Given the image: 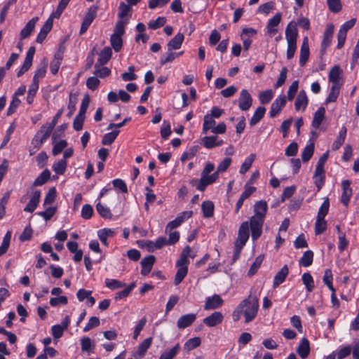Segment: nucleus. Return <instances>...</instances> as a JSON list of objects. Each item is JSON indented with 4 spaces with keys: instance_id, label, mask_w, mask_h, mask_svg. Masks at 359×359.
I'll use <instances>...</instances> for the list:
<instances>
[{
    "instance_id": "36",
    "label": "nucleus",
    "mask_w": 359,
    "mask_h": 359,
    "mask_svg": "<svg viewBox=\"0 0 359 359\" xmlns=\"http://www.w3.org/2000/svg\"><path fill=\"white\" fill-rule=\"evenodd\" d=\"M214 204L210 201H206L202 203L201 209L205 217H211L214 214Z\"/></svg>"
},
{
    "instance_id": "42",
    "label": "nucleus",
    "mask_w": 359,
    "mask_h": 359,
    "mask_svg": "<svg viewBox=\"0 0 359 359\" xmlns=\"http://www.w3.org/2000/svg\"><path fill=\"white\" fill-rule=\"evenodd\" d=\"M302 280L307 292H312L315 287L312 276L309 273H304L302 276Z\"/></svg>"
},
{
    "instance_id": "6",
    "label": "nucleus",
    "mask_w": 359,
    "mask_h": 359,
    "mask_svg": "<svg viewBox=\"0 0 359 359\" xmlns=\"http://www.w3.org/2000/svg\"><path fill=\"white\" fill-rule=\"evenodd\" d=\"M97 10L98 7L95 5H93L88 8L81 24L80 29L81 34H84L87 31L93 20L95 18Z\"/></svg>"
},
{
    "instance_id": "41",
    "label": "nucleus",
    "mask_w": 359,
    "mask_h": 359,
    "mask_svg": "<svg viewBox=\"0 0 359 359\" xmlns=\"http://www.w3.org/2000/svg\"><path fill=\"white\" fill-rule=\"evenodd\" d=\"M67 162L65 159H61L53 164L52 168L57 175H63L67 169Z\"/></svg>"
},
{
    "instance_id": "57",
    "label": "nucleus",
    "mask_w": 359,
    "mask_h": 359,
    "mask_svg": "<svg viewBox=\"0 0 359 359\" xmlns=\"http://www.w3.org/2000/svg\"><path fill=\"white\" fill-rule=\"evenodd\" d=\"M135 67L134 66H130L128 68V72H124L121 74V78L125 81H134L137 79V76L135 74Z\"/></svg>"
},
{
    "instance_id": "1",
    "label": "nucleus",
    "mask_w": 359,
    "mask_h": 359,
    "mask_svg": "<svg viewBox=\"0 0 359 359\" xmlns=\"http://www.w3.org/2000/svg\"><path fill=\"white\" fill-rule=\"evenodd\" d=\"M231 162L232 160L229 157L224 158L217 165V170L212 174L210 173L215 170V165L211 162L207 163L201 172L200 180H192L190 184L193 187H196V189L200 191H205L208 185L215 183L217 180L220 172L226 171Z\"/></svg>"
},
{
    "instance_id": "35",
    "label": "nucleus",
    "mask_w": 359,
    "mask_h": 359,
    "mask_svg": "<svg viewBox=\"0 0 359 359\" xmlns=\"http://www.w3.org/2000/svg\"><path fill=\"white\" fill-rule=\"evenodd\" d=\"M50 177V172L49 170H44L34 181L33 186L39 187L47 182Z\"/></svg>"
},
{
    "instance_id": "24",
    "label": "nucleus",
    "mask_w": 359,
    "mask_h": 359,
    "mask_svg": "<svg viewBox=\"0 0 359 359\" xmlns=\"http://www.w3.org/2000/svg\"><path fill=\"white\" fill-rule=\"evenodd\" d=\"M38 20V17H34L28 21V22L25 25L24 28L20 32L21 39H26L30 36L31 33L35 27V25Z\"/></svg>"
},
{
    "instance_id": "23",
    "label": "nucleus",
    "mask_w": 359,
    "mask_h": 359,
    "mask_svg": "<svg viewBox=\"0 0 359 359\" xmlns=\"http://www.w3.org/2000/svg\"><path fill=\"white\" fill-rule=\"evenodd\" d=\"M184 36L182 33H177L167 44L169 50H178L181 48Z\"/></svg>"
},
{
    "instance_id": "26",
    "label": "nucleus",
    "mask_w": 359,
    "mask_h": 359,
    "mask_svg": "<svg viewBox=\"0 0 359 359\" xmlns=\"http://www.w3.org/2000/svg\"><path fill=\"white\" fill-rule=\"evenodd\" d=\"M191 248L187 245L182 250L180 259L176 262V266L188 267L189 264V255H190Z\"/></svg>"
},
{
    "instance_id": "20",
    "label": "nucleus",
    "mask_w": 359,
    "mask_h": 359,
    "mask_svg": "<svg viewBox=\"0 0 359 359\" xmlns=\"http://www.w3.org/2000/svg\"><path fill=\"white\" fill-rule=\"evenodd\" d=\"M152 343V338L149 337L145 339L137 347V351L133 353V356L138 359L142 358L147 350L149 348Z\"/></svg>"
},
{
    "instance_id": "15",
    "label": "nucleus",
    "mask_w": 359,
    "mask_h": 359,
    "mask_svg": "<svg viewBox=\"0 0 359 359\" xmlns=\"http://www.w3.org/2000/svg\"><path fill=\"white\" fill-rule=\"evenodd\" d=\"M341 187H342V194H341V203L347 206L351 197L352 196V189L351 188V182L349 180H344L341 182Z\"/></svg>"
},
{
    "instance_id": "5",
    "label": "nucleus",
    "mask_w": 359,
    "mask_h": 359,
    "mask_svg": "<svg viewBox=\"0 0 359 359\" xmlns=\"http://www.w3.org/2000/svg\"><path fill=\"white\" fill-rule=\"evenodd\" d=\"M128 24V20H118L114 27V33L110 37V43L116 52L121 50L123 46L122 36L125 33V27Z\"/></svg>"
},
{
    "instance_id": "61",
    "label": "nucleus",
    "mask_w": 359,
    "mask_h": 359,
    "mask_svg": "<svg viewBox=\"0 0 359 359\" xmlns=\"http://www.w3.org/2000/svg\"><path fill=\"white\" fill-rule=\"evenodd\" d=\"M201 342V340L199 337H194L191 339H189L185 344H184V348L187 351L193 350L198 346H200Z\"/></svg>"
},
{
    "instance_id": "4",
    "label": "nucleus",
    "mask_w": 359,
    "mask_h": 359,
    "mask_svg": "<svg viewBox=\"0 0 359 359\" xmlns=\"http://www.w3.org/2000/svg\"><path fill=\"white\" fill-rule=\"evenodd\" d=\"M298 37V30L294 22H290L285 29V39L287 41V59H292L297 50V41Z\"/></svg>"
},
{
    "instance_id": "27",
    "label": "nucleus",
    "mask_w": 359,
    "mask_h": 359,
    "mask_svg": "<svg viewBox=\"0 0 359 359\" xmlns=\"http://www.w3.org/2000/svg\"><path fill=\"white\" fill-rule=\"evenodd\" d=\"M325 109L324 107H321L318 109V110L315 112L313 121L311 123V126L313 128L318 129L323 120L325 119Z\"/></svg>"
},
{
    "instance_id": "49",
    "label": "nucleus",
    "mask_w": 359,
    "mask_h": 359,
    "mask_svg": "<svg viewBox=\"0 0 359 359\" xmlns=\"http://www.w3.org/2000/svg\"><path fill=\"white\" fill-rule=\"evenodd\" d=\"M104 283L106 287L112 290L123 287L126 285L124 283L118 280L111 278H106Z\"/></svg>"
},
{
    "instance_id": "29",
    "label": "nucleus",
    "mask_w": 359,
    "mask_h": 359,
    "mask_svg": "<svg viewBox=\"0 0 359 359\" xmlns=\"http://www.w3.org/2000/svg\"><path fill=\"white\" fill-rule=\"evenodd\" d=\"M62 58L63 56L61 53L57 52L55 54L54 57L50 65V70L53 74H56L57 73L61 65Z\"/></svg>"
},
{
    "instance_id": "59",
    "label": "nucleus",
    "mask_w": 359,
    "mask_h": 359,
    "mask_svg": "<svg viewBox=\"0 0 359 359\" xmlns=\"http://www.w3.org/2000/svg\"><path fill=\"white\" fill-rule=\"evenodd\" d=\"M166 22L165 17H158L155 20H151L148 23V27L151 29H156L163 27Z\"/></svg>"
},
{
    "instance_id": "62",
    "label": "nucleus",
    "mask_w": 359,
    "mask_h": 359,
    "mask_svg": "<svg viewBox=\"0 0 359 359\" xmlns=\"http://www.w3.org/2000/svg\"><path fill=\"white\" fill-rule=\"evenodd\" d=\"M327 4L330 11L339 13L341 10V0H327Z\"/></svg>"
},
{
    "instance_id": "18",
    "label": "nucleus",
    "mask_w": 359,
    "mask_h": 359,
    "mask_svg": "<svg viewBox=\"0 0 359 359\" xmlns=\"http://www.w3.org/2000/svg\"><path fill=\"white\" fill-rule=\"evenodd\" d=\"M41 198V192L39 190L34 191L31 199L24 208V211L27 212H33L37 208Z\"/></svg>"
},
{
    "instance_id": "10",
    "label": "nucleus",
    "mask_w": 359,
    "mask_h": 359,
    "mask_svg": "<svg viewBox=\"0 0 359 359\" xmlns=\"http://www.w3.org/2000/svg\"><path fill=\"white\" fill-rule=\"evenodd\" d=\"M286 104V97L284 95H280L276 97L271 106L269 114L271 117L276 116Z\"/></svg>"
},
{
    "instance_id": "60",
    "label": "nucleus",
    "mask_w": 359,
    "mask_h": 359,
    "mask_svg": "<svg viewBox=\"0 0 359 359\" xmlns=\"http://www.w3.org/2000/svg\"><path fill=\"white\" fill-rule=\"evenodd\" d=\"M329 208V199L326 198L318 210L317 217L325 219V216L328 213Z\"/></svg>"
},
{
    "instance_id": "31",
    "label": "nucleus",
    "mask_w": 359,
    "mask_h": 359,
    "mask_svg": "<svg viewBox=\"0 0 359 359\" xmlns=\"http://www.w3.org/2000/svg\"><path fill=\"white\" fill-rule=\"evenodd\" d=\"M346 128L345 126H342L340 129L338 137L332 144V148L333 150H338L342 146L346 139Z\"/></svg>"
},
{
    "instance_id": "55",
    "label": "nucleus",
    "mask_w": 359,
    "mask_h": 359,
    "mask_svg": "<svg viewBox=\"0 0 359 359\" xmlns=\"http://www.w3.org/2000/svg\"><path fill=\"white\" fill-rule=\"evenodd\" d=\"M273 97V93L271 90L262 91L259 95V100L263 104H266L271 102Z\"/></svg>"
},
{
    "instance_id": "30",
    "label": "nucleus",
    "mask_w": 359,
    "mask_h": 359,
    "mask_svg": "<svg viewBox=\"0 0 359 359\" xmlns=\"http://www.w3.org/2000/svg\"><path fill=\"white\" fill-rule=\"evenodd\" d=\"M81 346L83 352H86L90 355L93 353L95 345L89 337H84L81 339Z\"/></svg>"
},
{
    "instance_id": "32",
    "label": "nucleus",
    "mask_w": 359,
    "mask_h": 359,
    "mask_svg": "<svg viewBox=\"0 0 359 359\" xmlns=\"http://www.w3.org/2000/svg\"><path fill=\"white\" fill-rule=\"evenodd\" d=\"M114 233L115 232L113 229L107 228L100 229L97 231V236L100 241L106 246L108 245V238L114 236Z\"/></svg>"
},
{
    "instance_id": "8",
    "label": "nucleus",
    "mask_w": 359,
    "mask_h": 359,
    "mask_svg": "<svg viewBox=\"0 0 359 359\" xmlns=\"http://www.w3.org/2000/svg\"><path fill=\"white\" fill-rule=\"evenodd\" d=\"M334 32V26L330 23L327 25L323 33V38L321 42V53L324 54L327 48L331 45Z\"/></svg>"
},
{
    "instance_id": "43",
    "label": "nucleus",
    "mask_w": 359,
    "mask_h": 359,
    "mask_svg": "<svg viewBox=\"0 0 359 359\" xmlns=\"http://www.w3.org/2000/svg\"><path fill=\"white\" fill-rule=\"evenodd\" d=\"M39 85L38 83L32 82L31 85L29 87L27 95V102L29 104H31L33 103L34 100V97L36 96V94L39 90Z\"/></svg>"
},
{
    "instance_id": "21",
    "label": "nucleus",
    "mask_w": 359,
    "mask_h": 359,
    "mask_svg": "<svg viewBox=\"0 0 359 359\" xmlns=\"http://www.w3.org/2000/svg\"><path fill=\"white\" fill-rule=\"evenodd\" d=\"M155 262V257L154 255H149L141 261L142 270L141 273L143 276H147L152 269Z\"/></svg>"
},
{
    "instance_id": "22",
    "label": "nucleus",
    "mask_w": 359,
    "mask_h": 359,
    "mask_svg": "<svg viewBox=\"0 0 359 359\" xmlns=\"http://www.w3.org/2000/svg\"><path fill=\"white\" fill-rule=\"evenodd\" d=\"M297 352L302 359L308 357L310 353V344L306 338L302 339L297 348Z\"/></svg>"
},
{
    "instance_id": "34",
    "label": "nucleus",
    "mask_w": 359,
    "mask_h": 359,
    "mask_svg": "<svg viewBox=\"0 0 359 359\" xmlns=\"http://www.w3.org/2000/svg\"><path fill=\"white\" fill-rule=\"evenodd\" d=\"M180 348V344H177L172 348L164 351L161 354L159 359H173L178 354Z\"/></svg>"
},
{
    "instance_id": "45",
    "label": "nucleus",
    "mask_w": 359,
    "mask_h": 359,
    "mask_svg": "<svg viewBox=\"0 0 359 359\" xmlns=\"http://www.w3.org/2000/svg\"><path fill=\"white\" fill-rule=\"evenodd\" d=\"M215 121L212 116H209V114H206L204 116V122L203 124V133L206 134L208 130H212L215 126Z\"/></svg>"
},
{
    "instance_id": "37",
    "label": "nucleus",
    "mask_w": 359,
    "mask_h": 359,
    "mask_svg": "<svg viewBox=\"0 0 359 359\" xmlns=\"http://www.w3.org/2000/svg\"><path fill=\"white\" fill-rule=\"evenodd\" d=\"M266 112V109L263 107H259L255 111L253 116L250 120V126H255L258 123L260 120L264 117Z\"/></svg>"
},
{
    "instance_id": "40",
    "label": "nucleus",
    "mask_w": 359,
    "mask_h": 359,
    "mask_svg": "<svg viewBox=\"0 0 359 359\" xmlns=\"http://www.w3.org/2000/svg\"><path fill=\"white\" fill-rule=\"evenodd\" d=\"M96 210L98 214L104 219H111L112 217L110 209L102 205L100 201L96 204Z\"/></svg>"
},
{
    "instance_id": "2",
    "label": "nucleus",
    "mask_w": 359,
    "mask_h": 359,
    "mask_svg": "<svg viewBox=\"0 0 359 359\" xmlns=\"http://www.w3.org/2000/svg\"><path fill=\"white\" fill-rule=\"evenodd\" d=\"M259 307V301L256 295L250 294L241 302L233 312V319L238 321L243 316L245 322L248 323L252 321L257 315Z\"/></svg>"
},
{
    "instance_id": "14",
    "label": "nucleus",
    "mask_w": 359,
    "mask_h": 359,
    "mask_svg": "<svg viewBox=\"0 0 359 359\" xmlns=\"http://www.w3.org/2000/svg\"><path fill=\"white\" fill-rule=\"evenodd\" d=\"M309 103V99L305 90H302L299 91L294 102V108L296 111L302 110L303 111L306 109Z\"/></svg>"
},
{
    "instance_id": "48",
    "label": "nucleus",
    "mask_w": 359,
    "mask_h": 359,
    "mask_svg": "<svg viewBox=\"0 0 359 359\" xmlns=\"http://www.w3.org/2000/svg\"><path fill=\"white\" fill-rule=\"evenodd\" d=\"M341 74L340 67L337 65L334 66L329 73V81L336 84L339 81Z\"/></svg>"
},
{
    "instance_id": "28",
    "label": "nucleus",
    "mask_w": 359,
    "mask_h": 359,
    "mask_svg": "<svg viewBox=\"0 0 359 359\" xmlns=\"http://www.w3.org/2000/svg\"><path fill=\"white\" fill-rule=\"evenodd\" d=\"M289 270L287 265H285L282 269L276 273L273 279V287H278L282 283L284 282L285 278L288 275Z\"/></svg>"
},
{
    "instance_id": "3",
    "label": "nucleus",
    "mask_w": 359,
    "mask_h": 359,
    "mask_svg": "<svg viewBox=\"0 0 359 359\" xmlns=\"http://www.w3.org/2000/svg\"><path fill=\"white\" fill-rule=\"evenodd\" d=\"M268 210L265 201H257L253 207L254 215L250 218L251 236L253 241L258 239L262 233V227Z\"/></svg>"
},
{
    "instance_id": "53",
    "label": "nucleus",
    "mask_w": 359,
    "mask_h": 359,
    "mask_svg": "<svg viewBox=\"0 0 359 359\" xmlns=\"http://www.w3.org/2000/svg\"><path fill=\"white\" fill-rule=\"evenodd\" d=\"M327 228V222L323 218L317 217L315 223V233L319 235L323 233Z\"/></svg>"
},
{
    "instance_id": "44",
    "label": "nucleus",
    "mask_w": 359,
    "mask_h": 359,
    "mask_svg": "<svg viewBox=\"0 0 359 359\" xmlns=\"http://www.w3.org/2000/svg\"><path fill=\"white\" fill-rule=\"evenodd\" d=\"M314 152V143L313 142H311L310 144H307L305 148L304 149L302 153V158L303 162H307L309 161Z\"/></svg>"
},
{
    "instance_id": "9",
    "label": "nucleus",
    "mask_w": 359,
    "mask_h": 359,
    "mask_svg": "<svg viewBox=\"0 0 359 359\" xmlns=\"http://www.w3.org/2000/svg\"><path fill=\"white\" fill-rule=\"evenodd\" d=\"M50 135V130L47 131L46 129H44V128L41 127L33 137L31 145L34 148L40 149L41 145L48 139Z\"/></svg>"
},
{
    "instance_id": "51",
    "label": "nucleus",
    "mask_w": 359,
    "mask_h": 359,
    "mask_svg": "<svg viewBox=\"0 0 359 359\" xmlns=\"http://www.w3.org/2000/svg\"><path fill=\"white\" fill-rule=\"evenodd\" d=\"M119 133V130H114L111 133H106L102 140V144L104 145L111 144Z\"/></svg>"
},
{
    "instance_id": "39",
    "label": "nucleus",
    "mask_w": 359,
    "mask_h": 359,
    "mask_svg": "<svg viewBox=\"0 0 359 359\" xmlns=\"http://www.w3.org/2000/svg\"><path fill=\"white\" fill-rule=\"evenodd\" d=\"M255 158L256 156L254 154H251L249 156H248L242 163L239 170V172L242 175L246 173L251 168Z\"/></svg>"
},
{
    "instance_id": "12",
    "label": "nucleus",
    "mask_w": 359,
    "mask_h": 359,
    "mask_svg": "<svg viewBox=\"0 0 359 359\" xmlns=\"http://www.w3.org/2000/svg\"><path fill=\"white\" fill-rule=\"evenodd\" d=\"M53 24V16H50L46 21L43 26L41 27L38 36L36 37V42L41 43L46 38L47 34L50 32Z\"/></svg>"
},
{
    "instance_id": "52",
    "label": "nucleus",
    "mask_w": 359,
    "mask_h": 359,
    "mask_svg": "<svg viewBox=\"0 0 359 359\" xmlns=\"http://www.w3.org/2000/svg\"><path fill=\"white\" fill-rule=\"evenodd\" d=\"M179 57V54H175L173 50H169L168 49V51L165 55L161 56L160 60V63L161 65H164L166 63L171 62L173 60H175V58Z\"/></svg>"
},
{
    "instance_id": "16",
    "label": "nucleus",
    "mask_w": 359,
    "mask_h": 359,
    "mask_svg": "<svg viewBox=\"0 0 359 359\" xmlns=\"http://www.w3.org/2000/svg\"><path fill=\"white\" fill-rule=\"evenodd\" d=\"M224 319V316L221 312L215 311L210 316L203 319V323L208 327H215L220 324Z\"/></svg>"
},
{
    "instance_id": "46",
    "label": "nucleus",
    "mask_w": 359,
    "mask_h": 359,
    "mask_svg": "<svg viewBox=\"0 0 359 359\" xmlns=\"http://www.w3.org/2000/svg\"><path fill=\"white\" fill-rule=\"evenodd\" d=\"M46 67L47 64L44 63L42 66L38 67L34 73L33 76L32 82L38 83L39 85V81L41 79L45 77L46 74Z\"/></svg>"
},
{
    "instance_id": "25",
    "label": "nucleus",
    "mask_w": 359,
    "mask_h": 359,
    "mask_svg": "<svg viewBox=\"0 0 359 359\" xmlns=\"http://www.w3.org/2000/svg\"><path fill=\"white\" fill-rule=\"evenodd\" d=\"M223 142L222 140H217V136H206L202 139L203 145L207 149L221 146Z\"/></svg>"
},
{
    "instance_id": "64",
    "label": "nucleus",
    "mask_w": 359,
    "mask_h": 359,
    "mask_svg": "<svg viewBox=\"0 0 359 359\" xmlns=\"http://www.w3.org/2000/svg\"><path fill=\"white\" fill-rule=\"evenodd\" d=\"M56 212V208L48 207L45 211L39 212L37 215L42 217L46 221L50 220Z\"/></svg>"
},
{
    "instance_id": "54",
    "label": "nucleus",
    "mask_w": 359,
    "mask_h": 359,
    "mask_svg": "<svg viewBox=\"0 0 359 359\" xmlns=\"http://www.w3.org/2000/svg\"><path fill=\"white\" fill-rule=\"evenodd\" d=\"M11 232L7 231V233L5 234L3 242L0 246V257L5 254L6 251L8 250L11 242Z\"/></svg>"
},
{
    "instance_id": "33",
    "label": "nucleus",
    "mask_w": 359,
    "mask_h": 359,
    "mask_svg": "<svg viewBox=\"0 0 359 359\" xmlns=\"http://www.w3.org/2000/svg\"><path fill=\"white\" fill-rule=\"evenodd\" d=\"M112 50L110 47H104L100 52L97 62L100 65H105L111 57Z\"/></svg>"
},
{
    "instance_id": "63",
    "label": "nucleus",
    "mask_w": 359,
    "mask_h": 359,
    "mask_svg": "<svg viewBox=\"0 0 359 359\" xmlns=\"http://www.w3.org/2000/svg\"><path fill=\"white\" fill-rule=\"evenodd\" d=\"M100 325V319L96 316L91 317L83 328V332H87Z\"/></svg>"
},
{
    "instance_id": "17",
    "label": "nucleus",
    "mask_w": 359,
    "mask_h": 359,
    "mask_svg": "<svg viewBox=\"0 0 359 359\" xmlns=\"http://www.w3.org/2000/svg\"><path fill=\"white\" fill-rule=\"evenodd\" d=\"M196 319V314L188 313L182 316L177 322V326L179 329L183 330L190 326Z\"/></svg>"
},
{
    "instance_id": "13",
    "label": "nucleus",
    "mask_w": 359,
    "mask_h": 359,
    "mask_svg": "<svg viewBox=\"0 0 359 359\" xmlns=\"http://www.w3.org/2000/svg\"><path fill=\"white\" fill-rule=\"evenodd\" d=\"M223 304V300L218 294H214L212 297L206 298L204 306L205 310H212L219 308Z\"/></svg>"
},
{
    "instance_id": "47",
    "label": "nucleus",
    "mask_w": 359,
    "mask_h": 359,
    "mask_svg": "<svg viewBox=\"0 0 359 359\" xmlns=\"http://www.w3.org/2000/svg\"><path fill=\"white\" fill-rule=\"evenodd\" d=\"M177 268V273L175 274V280H174V284L175 285H179L183 279L186 277L188 273V267H180L176 266Z\"/></svg>"
},
{
    "instance_id": "7",
    "label": "nucleus",
    "mask_w": 359,
    "mask_h": 359,
    "mask_svg": "<svg viewBox=\"0 0 359 359\" xmlns=\"http://www.w3.org/2000/svg\"><path fill=\"white\" fill-rule=\"evenodd\" d=\"M249 228H250V224L248 221L243 222L241 224L238 229V237L234 244L239 245L240 246H245L250 236Z\"/></svg>"
},
{
    "instance_id": "38",
    "label": "nucleus",
    "mask_w": 359,
    "mask_h": 359,
    "mask_svg": "<svg viewBox=\"0 0 359 359\" xmlns=\"http://www.w3.org/2000/svg\"><path fill=\"white\" fill-rule=\"evenodd\" d=\"M313 259V252L311 250H307L299 259V265L304 267H309L312 264Z\"/></svg>"
},
{
    "instance_id": "56",
    "label": "nucleus",
    "mask_w": 359,
    "mask_h": 359,
    "mask_svg": "<svg viewBox=\"0 0 359 359\" xmlns=\"http://www.w3.org/2000/svg\"><path fill=\"white\" fill-rule=\"evenodd\" d=\"M67 146V142L65 140H61L53 144V154L57 156L60 154Z\"/></svg>"
},
{
    "instance_id": "19",
    "label": "nucleus",
    "mask_w": 359,
    "mask_h": 359,
    "mask_svg": "<svg viewBox=\"0 0 359 359\" xmlns=\"http://www.w3.org/2000/svg\"><path fill=\"white\" fill-rule=\"evenodd\" d=\"M309 46L308 38L305 37L303 40L300 48L299 65L304 67L309 57Z\"/></svg>"
},
{
    "instance_id": "58",
    "label": "nucleus",
    "mask_w": 359,
    "mask_h": 359,
    "mask_svg": "<svg viewBox=\"0 0 359 359\" xmlns=\"http://www.w3.org/2000/svg\"><path fill=\"white\" fill-rule=\"evenodd\" d=\"M339 94V87L337 84H333L330 92L326 99V102H335Z\"/></svg>"
},
{
    "instance_id": "11",
    "label": "nucleus",
    "mask_w": 359,
    "mask_h": 359,
    "mask_svg": "<svg viewBox=\"0 0 359 359\" xmlns=\"http://www.w3.org/2000/svg\"><path fill=\"white\" fill-rule=\"evenodd\" d=\"M238 102V107L242 111H247L250 108L252 104V99L247 90L243 89L241 90Z\"/></svg>"
},
{
    "instance_id": "50",
    "label": "nucleus",
    "mask_w": 359,
    "mask_h": 359,
    "mask_svg": "<svg viewBox=\"0 0 359 359\" xmlns=\"http://www.w3.org/2000/svg\"><path fill=\"white\" fill-rule=\"evenodd\" d=\"M263 260H264L263 255H259L256 257L255 260L254 261V262L252 263V264L251 265V266L248 271V276H252L257 273L258 269L260 268Z\"/></svg>"
}]
</instances>
